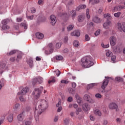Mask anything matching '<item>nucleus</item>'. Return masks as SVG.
<instances>
[{
  "label": "nucleus",
  "instance_id": "30",
  "mask_svg": "<svg viewBox=\"0 0 125 125\" xmlns=\"http://www.w3.org/2000/svg\"><path fill=\"white\" fill-rule=\"evenodd\" d=\"M20 107V104L17 103L14 105V106L13 107V109H14V110H18L19 109Z\"/></svg>",
  "mask_w": 125,
  "mask_h": 125
},
{
  "label": "nucleus",
  "instance_id": "19",
  "mask_svg": "<svg viewBox=\"0 0 125 125\" xmlns=\"http://www.w3.org/2000/svg\"><path fill=\"white\" fill-rule=\"evenodd\" d=\"M85 19V16L84 15H81L78 16V21L79 22H83V20Z\"/></svg>",
  "mask_w": 125,
  "mask_h": 125
},
{
  "label": "nucleus",
  "instance_id": "62",
  "mask_svg": "<svg viewBox=\"0 0 125 125\" xmlns=\"http://www.w3.org/2000/svg\"><path fill=\"white\" fill-rule=\"evenodd\" d=\"M38 3V4H40L41 5V4H42V3H43V1L42 0H39Z\"/></svg>",
  "mask_w": 125,
  "mask_h": 125
},
{
  "label": "nucleus",
  "instance_id": "58",
  "mask_svg": "<svg viewBox=\"0 0 125 125\" xmlns=\"http://www.w3.org/2000/svg\"><path fill=\"white\" fill-rule=\"evenodd\" d=\"M68 102H72L73 101V98L72 97H69L67 99Z\"/></svg>",
  "mask_w": 125,
  "mask_h": 125
},
{
  "label": "nucleus",
  "instance_id": "47",
  "mask_svg": "<svg viewBox=\"0 0 125 125\" xmlns=\"http://www.w3.org/2000/svg\"><path fill=\"white\" fill-rule=\"evenodd\" d=\"M55 72L56 73V75L57 77H59V76H60V74H61V72L59 71V70L58 69H57L56 70H55Z\"/></svg>",
  "mask_w": 125,
  "mask_h": 125
},
{
  "label": "nucleus",
  "instance_id": "63",
  "mask_svg": "<svg viewBox=\"0 0 125 125\" xmlns=\"http://www.w3.org/2000/svg\"><path fill=\"white\" fill-rule=\"evenodd\" d=\"M31 121H26L25 122V125H31Z\"/></svg>",
  "mask_w": 125,
  "mask_h": 125
},
{
  "label": "nucleus",
  "instance_id": "64",
  "mask_svg": "<svg viewBox=\"0 0 125 125\" xmlns=\"http://www.w3.org/2000/svg\"><path fill=\"white\" fill-rule=\"evenodd\" d=\"M17 22H21L22 21V18H17Z\"/></svg>",
  "mask_w": 125,
  "mask_h": 125
},
{
  "label": "nucleus",
  "instance_id": "8",
  "mask_svg": "<svg viewBox=\"0 0 125 125\" xmlns=\"http://www.w3.org/2000/svg\"><path fill=\"white\" fill-rule=\"evenodd\" d=\"M109 41L111 45H112V46H114V45H116V43L117 42V38H116V37L115 36H112L110 37Z\"/></svg>",
  "mask_w": 125,
  "mask_h": 125
},
{
  "label": "nucleus",
  "instance_id": "6",
  "mask_svg": "<svg viewBox=\"0 0 125 125\" xmlns=\"http://www.w3.org/2000/svg\"><path fill=\"white\" fill-rule=\"evenodd\" d=\"M28 91H29V88L28 87H25L23 88L21 91L18 92V95H25L26 93H28Z\"/></svg>",
  "mask_w": 125,
  "mask_h": 125
},
{
  "label": "nucleus",
  "instance_id": "52",
  "mask_svg": "<svg viewBox=\"0 0 125 125\" xmlns=\"http://www.w3.org/2000/svg\"><path fill=\"white\" fill-rule=\"evenodd\" d=\"M2 25H7V20H3L1 21Z\"/></svg>",
  "mask_w": 125,
  "mask_h": 125
},
{
  "label": "nucleus",
  "instance_id": "43",
  "mask_svg": "<svg viewBox=\"0 0 125 125\" xmlns=\"http://www.w3.org/2000/svg\"><path fill=\"white\" fill-rule=\"evenodd\" d=\"M121 14H122V13H121V12H119L117 13H115L114 14V16L116 17V18H118L120 17V16H121Z\"/></svg>",
  "mask_w": 125,
  "mask_h": 125
},
{
  "label": "nucleus",
  "instance_id": "41",
  "mask_svg": "<svg viewBox=\"0 0 125 125\" xmlns=\"http://www.w3.org/2000/svg\"><path fill=\"white\" fill-rule=\"evenodd\" d=\"M70 14H71L72 17L73 18H75V17H76V11L75 10H72L71 12H70Z\"/></svg>",
  "mask_w": 125,
  "mask_h": 125
},
{
  "label": "nucleus",
  "instance_id": "7",
  "mask_svg": "<svg viewBox=\"0 0 125 125\" xmlns=\"http://www.w3.org/2000/svg\"><path fill=\"white\" fill-rule=\"evenodd\" d=\"M82 108L84 112H88L90 110V105L88 104L84 103L83 104Z\"/></svg>",
  "mask_w": 125,
  "mask_h": 125
},
{
  "label": "nucleus",
  "instance_id": "13",
  "mask_svg": "<svg viewBox=\"0 0 125 125\" xmlns=\"http://www.w3.org/2000/svg\"><path fill=\"white\" fill-rule=\"evenodd\" d=\"M70 35L72 37H80L81 36V32L79 30H75L71 32Z\"/></svg>",
  "mask_w": 125,
  "mask_h": 125
},
{
  "label": "nucleus",
  "instance_id": "27",
  "mask_svg": "<svg viewBox=\"0 0 125 125\" xmlns=\"http://www.w3.org/2000/svg\"><path fill=\"white\" fill-rule=\"evenodd\" d=\"M111 57V62L112 63H116V59L117 57L115 55H112Z\"/></svg>",
  "mask_w": 125,
  "mask_h": 125
},
{
  "label": "nucleus",
  "instance_id": "15",
  "mask_svg": "<svg viewBox=\"0 0 125 125\" xmlns=\"http://www.w3.org/2000/svg\"><path fill=\"white\" fill-rule=\"evenodd\" d=\"M109 108L111 110H114V109H117L118 108V105H117V104H116L115 103H112L110 104L109 105Z\"/></svg>",
  "mask_w": 125,
  "mask_h": 125
},
{
  "label": "nucleus",
  "instance_id": "40",
  "mask_svg": "<svg viewBox=\"0 0 125 125\" xmlns=\"http://www.w3.org/2000/svg\"><path fill=\"white\" fill-rule=\"evenodd\" d=\"M2 29L3 30H7V29H9V26H8L7 24H2Z\"/></svg>",
  "mask_w": 125,
  "mask_h": 125
},
{
  "label": "nucleus",
  "instance_id": "55",
  "mask_svg": "<svg viewBox=\"0 0 125 125\" xmlns=\"http://www.w3.org/2000/svg\"><path fill=\"white\" fill-rule=\"evenodd\" d=\"M34 16H27V19H29V20H33L34 19Z\"/></svg>",
  "mask_w": 125,
  "mask_h": 125
},
{
  "label": "nucleus",
  "instance_id": "61",
  "mask_svg": "<svg viewBox=\"0 0 125 125\" xmlns=\"http://www.w3.org/2000/svg\"><path fill=\"white\" fill-rule=\"evenodd\" d=\"M68 49L65 48V49H64L63 50H62V52L63 53H68Z\"/></svg>",
  "mask_w": 125,
  "mask_h": 125
},
{
  "label": "nucleus",
  "instance_id": "23",
  "mask_svg": "<svg viewBox=\"0 0 125 125\" xmlns=\"http://www.w3.org/2000/svg\"><path fill=\"white\" fill-rule=\"evenodd\" d=\"M123 22L122 24L121 23H117V29L119 31H123Z\"/></svg>",
  "mask_w": 125,
  "mask_h": 125
},
{
  "label": "nucleus",
  "instance_id": "38",
  "mask_svg": "<svg viewBox=\"0 0 125 125\" xmlns=\"http://www.w3.org/2000/svg\"><path fill=\"white\" fill-rule=\"evenodd\" d=\"M74 28V25L70 24L67 27V31H71Z\"/></svg>",
  "mask_w": 125,
  "mask_h": 125
},
{
  "label": "nucleus",
  "instance_id": "18",
  "mask_svg": "<svg viewBox=\"0 0 125 125\" xmlns=\"http://www.w3.org/2000/svg\"><path fill=\"white\" fill-rule=\"evenodd\" d=\"M36 38L37 39H39L40 40H42V39H43L44 35H43V34L40 33V32L37 33L36 34Z\"/></svg>",
  "mask_w": 125,
  "mask_h": 125
},
{
  "label": "nucleus",
  "instance_id": "34",
  "mask_svg": "<svg viewBox=\"0 0 125 125\" xmlns=\"http://www.w3.org/2000/svg\"><path fill=\"white\" fill-rule=\"evenodd\" d=\"M53 52V49H49V51H45V54L46 55H48V54H51V53H52Z\"/></svg>",
  "mask_w": 125,
  "mask_h": 125
},
{
  "label": "nucleus",
  "instance_id": "14",
  "mask_svg": "<svg viewBox=\"0 0 125 125\" xmlns=\"http://www.w3.org/2000/svg\"><path fill=\"white\" fill-rule=\"evenodd\" d=\"M111 26H112V23L110 21H108L104 23L103 24V27L104 29H109Z\"/></svg>",
  "mask_w": 125,
  "mask_h": 125
},
{
  "label": "nucleus",
  "instance_id": "12",
  "mask_svg": "<svg viewBox=\"0 0 125 125\" xmlns=\"http://www.w3.org/2000/svg\"><path fill=\"white\" fill-rule=\"evenodd\" d=\"M93 22L94 23H97V24H99L102 22V20L99 18L98 17H94L92 19Z\"/></svg>",
  "mask_w": 125,
  "mask_h": 125
},
{
  "label": "nucleus",
  "instance_id": "2",
  "mask_svg": "<svg viewBox=\"0 0 125 125\" xmlns=\"http://www.w3.org/2000/svg\"><path fill=\"white\" fill-rule=\"evenodd\" d=\"M82 65L84 68H89L93 65L92 58L90 56L84 57L81 60Z\"/></svg>",
  "mask_w": 125,
  "mask_h": 125
},
{
  "label": "nucleus",
  "instance_id": "10",
  "mask_svg": "<svg viewBox=\"0 0 125 125\" xmlns=\"http://www.w3.org/2000/svg\"><path fill=\"white\" fill-rule=\"evenodd\" d=\"M56 21V17H55L54 15H51L50 18V22L52 26H54L55 25Z\"/></svg>",
  "mask_w": 125,
  "mask_h": 125
},
{
  "label": "nucleus",
  "instance_id": "53",
  "mask_svg": "<svg viewBox=\"0 0 125 125\" xmlns=\"http://www.w3.org/2000/svg\"><path fill=\"white\" fill-rule=\"evenodd\" d=\"M55 77H53L52 80H50L48 81V83H55Z\"/></svg>",
  "mask_w": 125,
  "mask_h": 125
},
{
  "label": "nucleus",
  "instance_id": "16",
  "mask_svg": "<svg viewBox=\"0 0 125 125\" xmlns=\"http://www.w3.org/2000/svg\"><path fill=\"white\" fill-rule=\"evenodd\" d=\"M25 112H22L21 113L18 115V120L19 122H22L23 121V117H24V114Z\"/></svg>",
  "mask_w": 125,
  "mask_h": 125
},
{
  "label": "nucleus",
  "instance_id": "49",
  "mask_svg": "<svg viewBox=\"0 0 125 125\" xmlns=\"http://www.w3.org/2000/svg\"><path fill=\"white\" fill-rule=\"evenodd\" d=\"M56 59V60H63V57L62 56H57Z\"/></svg>",
  "mask_w": 125,
  "mask_h": 125
},
{
  "label": "nucleus",
  "instance_id": "20",
  "mask_svg": "<svg viewBox=\"0 0 125 125\" xmlns=\"http://www.w3.org/2000/svg\"><path fill=\"white\" fill-rule=\"evenodd\" d=\"M7 120L9 123H11L13 121V114L11 113L8 115Z\"/></svg>",
  "mask_w": 125,
  "mask_h": 125
},
{
  "label": "nucleus",
  "instance_id": "45",
  "mask_svg": "<svg viewBox=\"0 0 125 125\" xmlns=\"http://www.w3.org/2000/svg\"><path fill=\"white\" fill-rule=\"evenodd\" d=\"M0 68L1 70H4L5 68V63H1L0 65Z\"/></svg>",
  "mask_w": 125,
  "mask_h": 125
},
{
  "label": "nucleus",
  "instance_id": "33",
  "mask_svg": "<svg viewBox=\"0 0 125 125\" xmlns=\"http://www.w3.org/2000/svg\"><path fill=\"white\" fill-rule=\"evenodd\" d=\"M68 41H69L68 36H64L63 39V42H64V43H67L68 42Z\"/></svg>",
  "mask_w": 125,
  "mask_h": 125
},
{
  "label": "nucleus",
  "instance_id": "21",
  "mask_svg": "<svg viewBox=\"0 0 125 125\" xmlns=\"http://www.w3.org/2000/svg\"><path fill=\"white\" fill-rule=\"evenodd\" d=\"M27 64L29 65L30 68H33L34 64H33V60L32 59H30L27 61Z\"/></svg>",
  "mask_w": 125,
  "mask_h": 125
},
{
  "label": "nucleus",
  "instance_id": "42",
  "mask_svg": "<svg viewBox=\"0 0 125 125\" xmlns=\"http://www.w3.org/2000/svg\"><path fill=\"white\" fill-rule=\"evenodd\" d=\"M61 45H62V43L61 42H58L56 44V47L58 49H59L60 47H61Z\"/></svg>",
  "mask_w": 125,
  "mask_h": 125
},
{
  "label": "nucleus",
  "instance_id": "56",
  "mask_svg": "<svg viewBox=\"0 0 125 125\" xmlns=\"http://www.w3.org/2000/svg\"><path fill=\"white\" fill-rule=\"evenodd\" d=\"M102 11H103V8L102 7H101L99 8V10H98V12L100 14L101 12H102Z\"/></svg>",
  "mask_w": 125,
  "mask_h": 125
},
{
  "label": "nucleus",
  "instance_id": "50",
  "mask_svg": "<svg viewBox=\"0 0 125 125\" xmlns=\"http://www.w3.org/2000/svg\"><path fill=\"white\" fill-rule=\"evenodd\" d=\"M82 112V108L79 107L76 109V114L79 115V113Z\"/></svg>",
  "mask_w": 125,
  "mask_h": 125
},
{
  "label": "nucleus",
  "instance_id": "24",
  "mask_svg": "<svg viewBox=\"0 0 125 125\" xmlns=\"http://www.w3.org/2000/svg\"><path fill=\"white\" fill-rule=\"evenodd\" d=\"M21 25L24 27L25 30L28 29V24H27V22L26 21H24V22H22Z\"/></svg>",
  "mask_w": 125,
  "mask_h": 125
},
{
  "label": "nucleus",
  "instance_id": "44",
  "mask_svg": "<svg viewBox=\"0 0 125 125\" xmlns=\"http://www.w3.org/2000/svg\"><path fill=\"white\" fill-rule=\"evenodd\" d=\"M85 41L86 42H89V41H90V37H89V36L88 34H86L85 35Z\"/></svg>",
  "mask_w": 125,
  "mask_h": 125
},
{
  "label": "nucleus",
  "instance_id": "37",
  "mask_svg": "<svg viewBox=\"0 0 125 125\" xmlns=\"http://www.w3.org/2000/svg\"><path fill=\"white\" fill-rule=\"evenodd\" d=\"M106 55L107 57H111L113 56V53L111 51H108L106 53Z\"/></svg>",
  "mask_w": 125,
  "mask_h": 125
},
{
  "label": "nucleus",
  "instance_id": "57",
  "mask_svg": "<svg viewBox=\"0 0 125 125\" xmlns=\"http://www.w3.org/2000/svg\"><path fill=\"white\" fill-rule=\"evenodd\" d=\"M122 25H123V30L122 31L125 33V22H123V23H122Z\"/></svg>",
  "mask_w": 125,
  "mask_h": 125
},
{
  "label": "nucleus",
  "instance_id": "22",
  "mask_svg": "<svg viewBox=\"0 0 125 125\" xmlns=\"http://www.w3.org/2000/svg\"><path fill=\"white\" fill-rule=\"evenodd\" d=\"M86 17L88 20L90 19V15L89 14V9H87L86 11Z\"/></svg>",
  "mask_w": 125,
  "mask_h": 125
},
{
  "label": "nucleus",
  "instance_id": "25",
  "mask_svg": "<svg viewBox=\"0 0 125 125\" xmlns=\"http://www.w3.org/2000/svg\"><path fill=\"white\" fill-rule=\"evenodd\" d=\"M94 114H95L96 115H98V116H101L102 114H101V111H100V110H99V109H96L94 111Z\"/></svg>",
  "mask_w": 125,
  "mask_h": 125
},
{
  "label": "nucleus",
  "instance_id": "29",
  "mask_svg": "<svg viewBox=\"0 0 125 125\" xmlns=\"http://www.w3.org/2000/svg\"><path fill=\"white\" fill-rule=\"evenodd\" d=\"M68 92L70 94H75V93H76V91L72 88H69L68 89Z\"/></svg>",
  "mask_w": 125,
  "mask_h": 125
},
{
  "label": "nucleus",
  "instance_id": "28",
  "mask_svg": "<svg viewBox=\"0 0 125 125\" xmlns=\"http://www.w3.org/2000/svg\"><path fill=\"white\" fill-rule=\"evenodd\" d=\"M86 8V5H84V4H83V5H80L77 9V10H80V9H84Z\"/></svg>",
  "mask_w": 125,
  "mask_h": 125
},
{
  "label": "nucleus",
  "instance_id": "1",
  "mask_svg": "<svg viewBox=\"0 0 125 125\" xmlns=\"http://www.w3.org/2000/svg\"><path fill=\"white\" fill-rule=\"evenodd\" d=\"M48 107V103L45 100L39 101L36 104V107L34 111V113L37 114V116L41 115L42 112H44Z\"/></svg>",
  "mask_w": 125,
  "mask_h": 125
},
{
  "label": "nucleus",
  "instance_id": "3",
  "mask_svg": "<svg viewBox=\"0 0 125 125\" xmlns=\"http://www.w3.org/2000/svg\"><path fill=\"white\" fill-rule=\"evenodd\" d=\"M43 82V78H42V77L41 76L36 77L33 79L32 84L33 85H36L37 83H38V84H42Z\"/></svg>",
  "mask_w": 125,
  "mask_h": 125
},
{
  "label": "nucleus",
  "instance_id": "26",
  "mask_svg": "<svg viewBox=\"0 0 125 125\" xmlns=\"http://www.w3.org/2000/svg\"><path fill=\"white\" fill-rule=\"evenodd\" d=\"M97 83H90L87 85V88L88 89H90V88H92L93 86H94L95 85H97Z\"/></svg>",
  "mask_w": 125,
  "mask_h": 125
},
{
  "label": "nucleus",
  "instance_id": "35",
  "mask_svg": "<svg viewBox=\"0 0 125 125\" xmlns=\"http://www.w3.org/2000/svg\"><path fill=\"white\" fill-rule=\"evenodd\" d=\"M95 97L96 98H97V99H101V98H102V95L100 93H97L95 94Z\"/></svg>",
  "mask_w": 125,
  "mask_h": 125
},
{
  "label": "nucleus",
  "instance_id": "54",
  "mask_svg": "<svg viewBox=\"0 0 125 125\" xmlns=\"http://www.w3.org/2000/svg\"><path fill=\"white\" fill-rule=\"evenodd\" d=\"M49 47V49H53V44L52 43H49L48 45Z\"/></svg>",
  "mask_w": 125,
  "mask_h": 125
},
{
  "label": "nucleus",
  "instance_id": "5",
  "mask_svg": "<svg viewBox=\"0 0 125 125\" xmlns=\"http://www.w3.org/2000/svg\"><path fill=\"white\" fill-rule=\"evenodd\" d=\"M18 53L19 54L17 56V61L18 62L19 60L21 58H22V55H23L22 53L21 52H19L18 50H13L11 51L9 53H8V55H12L13 54H15V53Z\"/></svg>",
  "mask_w": 125,
  "mask_h": 125
},
{
  "label": "nucleus",
  "instance_id": "17",
  "mask_svg": "<svg viewBox=\"0 0 125 125\" xmlns=\"http://www.w3.org/2000/svg\"><path fill=\"white\" fill-rule=\"evenodd\" d=\"M75 98L76 99V100L79 104H81L82 103V98L80 97V96L78 94H76L75 96Z\"/></svg>",
  "mask_w": 125,
  "mask_h": 125
},
{
  "label": "nucleus",
  "instance_id": "4",
  "mask_svg": "<svg viewBox=\"0 0 125 125\" xmlns=\"http://www.w3.org/2000/svg\"><path fill=\"white\" fill-rule=\"evenodd\" d=\"M43 90V87L42 86H41L40 88H35V90L33 92V94L34 95L36 98H39Z\"/></svg>",
  "mask_w": 125,
  "mask_h": 125
},
{
  "label": "nucleus",
  "instance_id": "11",
  "mask_svg": "<svg viewBox=\"0 0 125 125\" xmlns=\"http://www.w3.org/2000/svg\"><path fill=\"white\" fill-rule=\"evenodd\" d=\"M108 83H109V80L106 79H104L101 86V88H102V89H105V88L107 87Z\"/></svg>",
  "mask_w": 125,
  "mask_h": 125
},
{
  "label": "nucleus",
  "instance_id": "9",
  "mask_svg": "<svg viewBox=\"0 0 125 125\" xmlns=\"http://www.w3.org/2000/svg\"><path fill=\"white\" fill-rule=\"evenodd\" d=\"M84 98L89 103H94L95 101L94 100L90 98V96L88 94H85L84 95Z\"/></svg>",
  "mask_w": 125,
  "mask_h": 125
},
{
  "label": "nucleus",
  "instance_id": "51",
  "mask_svg": "<svg viewBox=\"0 0 125 125\" xmlns=\"http://www.w3.org/2000/svg\"><path fill=\"white\" fill-rule=\"evenodd\" d=\"M101 32V30H100V29H98L95 33V36H99V35L100 34Z\"/></svg>",
  "mask_w": 125,
  "mask_h": 125
},
{
  "label": "nucleus",
  "instance_id": "39",
  "mask_svg": "<svg viewBox=\"0 0 125 125\" xmlns=\"http://www.w3.org/2000/svg\"><path fill=\"white\" fill-rule=\"evenodd\" d=\"M113 10L114 11H120V10H121L120 5L115 6Z\"/></svg>",
  "mask_w": 125,
  "mask_h": 125
},
{
  "label": "nucleus",
  "instance_id": "60",
  "mask_svg": "<svg viewBox=\"0 0 125 125\" xmlns=\"http://www.w3.org/2000/svg\"><path fill=\"white\" fill-rule=\"evenodd\" d=\"M76 86H77V84L75 83H72V87L73 88H75Z\"/></svg>",
  "mask_w": 125,
  "mask_h": 125
},
{
  "label": "nucleus",
  "instance_id": "48",
  "mask_svg": "<svg viewBox=\"0 0 125 125\" xmlns=\"http://www.w3.org/2000/svg\"><path fill=\"white\" fill-rule=\"evenodd\" d=\"M102 46L104 48H108V47H109V46H110V45H109V44H107L106 45H104V43H102Z\"/></svg>",
  "mask_w": 125,
  "mask_h": 125
},
{
  "label": "nucleus",
  "instance_id": "46",
  "mask_svg": "<svg viewBox=\"0 0 125 125\" xmlns=\"http://www.w3.org/2000/svg\"><path fill=\"white\" fill-rule=\"evenodd\" d=\"M115 81L116 82H123L124 80L123 79V78H122L121 77H116L115 78Z\"/></svg>",
  "mask_w": 125,
  "mask_h": 125
},
{
  "label": "nucleus",
  "instance_id": "31",
  "mask_svg": "<svg viewBox=\"0 0 125 125\" xmlns=\"http://www.w3.org/2000/svg\"><path fill=\"white\" fill-rule=\"evenodd\" d=\"M73 45L74 46H75V47H78V46H79L80 43L79 42V41L75 40L73 42Z\"/></svg>",
  "mask_w": 125,
  "mask_h": 125
},
{
  "label": "nucleus",
  "instance_id": "36",
  "mask_svg": "<svg viewBox=\"0 0 125 125\" xmlns=\"http://www.w3.org/2000/svg\"><path fill=\"white\" fill-rule=\"evenodd\" d=\"M19 99L21 101V102H26V99L24 98V97H23V96H21L20 97H19Z\"/></svg>",
  "mask_w": 125,
  "mask_h": 125
},
{
  "label": "nucleus",
  "instance_id": "59",
  "mask_svg": "<svg viewBox=\"0 0 125 125\" xmlns=\"http://www.w3.org/2000/svg\"><path fill=\"white\" fill-rule=\"evenodd\" d=\"M61 83H65V84H67V83H68L69 82L66 81V80H62L61 81Z\"/></svg>",
  "mask_w": 125,
  "mask_h": 125
},
{
  "label": "nucleus",
  "instance_id": "32",
  "mask_svg": "<svg viewBox=\"0 0 125 125\" xmlns=\"http://www.w3.org/2000/svg\"><path fill=\"white\" fill-rule=\"evenodd\" d=\"M104 18H106V19H107V20H110V19H111V15H110L109 14H104Z\"/></svg>",
  "mask_w": 125,
  "mask_h": 125
}]
</instances>
